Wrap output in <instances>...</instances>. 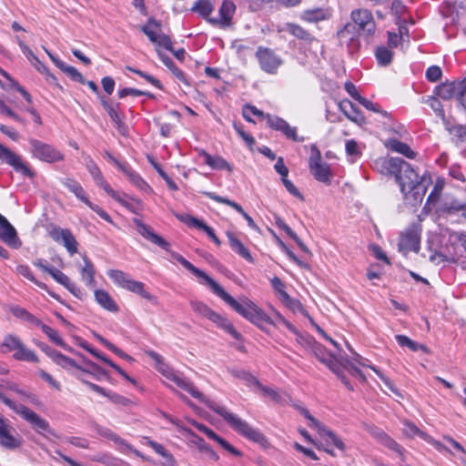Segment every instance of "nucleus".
<instances>
[{
  "mask_svg": "<svg viewBox=\"0 0 466 466\" xmlns=\"http://www.w3.org/2000/svg\"><path fill=\"white\" fill-rule=\"evenodd\" d=\"M99 100L102 106L107 112L111 120L114 122L118 133L122 136H126L128 129L123 121V117L118 113L119 103H116L115 105L110 104L104 96H99Z\"/></svg>",
  "mask_w": 466,
  "mask_h": 466,
  "instance_id": "obj_20",
  "label": "nucleus"
},
{
  "mask_svg": "<svg viewBox=\"0 0 466 466\" xmlns=\"http://www.w3.org/2000/svg\"><path fill=\"white\" fill-rule=\"evenodd\" d=\"M268 126L280 132L288 139H291L295 142H303L304 137H299L297 134V127H290L289 124L283 118L277 116H267Z\"/></svg>",
  "mask_w": 466,
  "mask_h": 466,
  "instance_id": "obj_15",
  "label": "nucleus"
},
{
  "mask_svg": "<svg viewBox=\"0 0 466 466\" xmlns=\"http://www.w3.org/2000/svg\"><path fill=\"white\" fill-rule=\"evenodd\" d=\"M229 246L233 251L238 253L240 257L245 258L247 261L253 263L254 258L251 256L249 250L242 244V242L235 236L232 232H227Z\"/></svg>",
  "mask_w": 466,
  "mask_h": 466,
  "instance_id": "obj_29",
  "label": "nucleus"
},
{
  "mask_svg": "<svg viewBox=\"0 0 466 466\" xmlns=\"http://www.w3.org/2000/svg\"><path fill=\"white\" fill-rule=\"evenodd\" d=\"M86 168L92 176L96 186L103 180H105L102 172L100 171L99 167L93 159H88V161L86 162Z\"/></svg>",
  "mask_w": 466,
  "mask_h": 466,
  "instance_id": "obj_49",
  "label": "nucleus"
},
{
  "mask_svg": "<svg viewBox=\"0 0 466 466\" xmlns=\"http://www.w3.org/2000/svg\"><path fill=\"white\" fill-rule=\"evenodd\" d=\"M198 156L202 157L205 164L209 166L215 170H228V172L233 171V167L226 159L220 156H211L206 150L202 148H196Z\"/></svg>",
  "mask_w": 466,
  "mask_h": 466,
  "instance_id": "obj_24",
  "label": "nucleus"
},
{
  "mask_svg": "<svg viewBox=\"0 0 466 466\" xmlns=\"http://www.w3.org/2000/svg\"><path fill=\"white\" fill-rule=\"evenodd\" d=\"M203 194L205 196H207L208 198L213 199V200H215L218 203L225 204V205H228V206L231 207L237 212H238L240 215L245 213V210L242 208V207L239 204H238L237 202L233 201V200H230V199H228L227 198H223L221 196H218V195H217V194H215L213 192L205 191V192H203Z\"/></svg>",
  "mask_w": 466,
  "mask_h": 466,
  "instance_id": "obj_42",
  "label": "nucleus"
},
{
  "mask_svg": "<svg viewBox=\"0 0 466 466\" xmlns=\"http://www.w3.org/2000/svg\"><path fill=\"white\" fill-rule=\"evenodd\" d=\"M399 251L403 255L409 252H418L420 250V236L414 228H409L404 231L400 238L398 244Z\"/></svg>",
  "mask_w": 466,
  "mask_h": 466,
  "instance_id": "obj_18",
  "label": "nucleus"
},
{
  "mask_svg": "<svg viewBox=\"0 0 466 466\" xmlns=\"http://www.w3.org/2000/svg\"><path fill=\"white\" fill-rule=\"evenodd\" d=\"M321 363L325 364L336 375H339V361L318 341L309 350Z\"/></svg>",
  "mask_w": 466,
  "mask_h": 466,
  "instance_id": "obj_17",
  "label": "nucleus"
},
{
  "mask_svg": "<svg viewBox=\"0 0 466 466\" xmlns=\"http://www.w3.org/2000/svg\"><path fill=\"white\" fill-rule=\"evenodd\" d=\"M60 70L64 72L68 77H70L71 80L80 83L82 85L86 84V78L76 67L65 64Z\"/></svg>",
  "mask_w": 466,
  "mask_h": 466,
  "instance_id": "obj_47",
  "label": "nucleus"
},
{
  "mask_svg": "<svg viewBox=\"0 0 466 466\" xmlns=\"http://www.w3.org/2000/svg\"><path fill=\"white\" fill-rule=\"evenodd\" d=\"M0 445L7 450H15L22 445V440L7 420L0 416Z\"/></svg>",
  "mask_w": 466,
  "mask_h": 466,
  "instance_id": "obj_13",
  "label": "nucleus"
},
{
  "mask_svg": "<svg viewBox=\"0 0 466 466\" xmlns=\"http://www.w3.org/2000/svg\"><path fill=\"white\" fill-rule=\"evenodd\" d=\"M191 309L198 313V315L208 319L211 316L213 309L209 308L207 304L201 301H191L190 302Z\"/></svg>",
  "mask_w": 466,
  "mask_h": 466,
  "instance_id": "obj_51",
  "label": "nucleus"
},
{
  "mask_svg": "<svg viewBox=\"0 0 466 466\" xmlns=\"http://www.w3.org/2000/svg\"><path fill=\"white\" fill-rule=\"evenodd\" d=\"M359 103L370 111L380 113L382 116H387V112L383 111L378 104H374L363 96L359 100Z\"/></svg>",
  "mask_w": 466,
  "mask_h": 466,
  "instance_id": "obj_62",
  "label": "nucleus"
},
{
  "mask_svg": "<svg viewBox=\"0 0 466 466\" xmlns=\"http://www.w3.org/2000/svg\"><path fill=\"white\" fill-rule=\"evenodd\" d=\"M90 459L93 461L100 462L107 466H115L116 459L108 453H99L91 456Z\"/></svg>",
  "mask_w": 466,
  "mask_h": 466,
  "instance_id": "obj_59",
  "label": "nucleus"
},
{
  "mask_svg": "<svg viewBox=\"0 0 466 466\" xmlns=\"http://www.w3.org/2000/svg\"><path fill=\"white\" fill-rule=\"evenodd\" d=\"M395 339L400 347H407L411 351L416 352L421 350L425 353L429 352V350L425 345L418 343L405 335H396Z\"/></svg>",
  "mask_w": 466,
  "mask_h": 466,
  "instance_id": "obj_35",
  "label": "nucleus"
},
{
  "mask_svg": "<svg viewBox=\"0 0 466 466\" xmlns=\"http://www.w3.org/2000/svg\"><path fill=\"white\" fill-rule=\"evenodd\" d=\"M167 380L173 381L178 388L188 392L193 398L205 403L209 409L221 416L227 423L240 435L256 442H262L264 441V435L259 431L254 429L235 413L228 411L226 407L206 398L204 394L181 373L175 370Z\"/></svg>",
  "mask_w": 466,
  "mask_h": 466,
  "instance_id": "obj_1",
  "label": "nucleus"
},
{
  "mask_svg": "<svg viewBox=\"0 0 466 466\" xmlns=\"http://www.w3.org/2000/svg\"><path fill=\"white\" fill-rule=\"evenodd\" d=\"M0 239L13 248H18L21 245L15 228L2 214H0Z\"/></svg>",
  "mask_w": 466,
  "mask_h": 466,
  "instance_id": "obj_22",
  "label": "nucleus"
},
{
  "mask_svg": "<svg viewBox=\"0 0 466 466\" xmlns=\"http://www.w3.org/2000/svg\"><path fill=\"white\" fill-rule=\"evenodd\" d=\"M127 69L138 75L139 76L145 78L148 83L152 84L153 86H157V88H159V89L162 88V85H161L160 81L158 79L155 78L153 76L148 75L141 70L133 68L131 66H127Z\"/></svg>",
  "mask_w": 466,
  "mask_h": 466,
  "instance_id": "obj_55",
  "label": "nucleus"
},
{
  "mask_svg": "<svg viewBox=\"0 0 466 466\" xmlns=\"http://www.w3.org/2000/svg\"><path fill=\"white\" fill-rule=\"evenodd\" d=\"M310 157L309 158V167L314 178L319 182L329 184L332 174L327 163L322 162L321 154L319 148L312 145L310 147Z\"/></svg>",
  "mask_w": 466,
  "mask_h": 466,
  "instance_id": "obj_10",
  "label": "nucleus"
},
{
  "mask_svg": "<svg viewBox=\"0 0 466 466\" xmlns=\"http://www.w3.org/2000/svg\"><path fill=\"white\" fill-rule=\"evenodd\" d=\"M95 299L96 301L105 309L116 312L118 311V306L113 298L108 294L107 291L104 289H96L95 290Z\"/></svg>",
  "mask_w": 466,
  "mask_h": 466,
  "instance_id": "obj_30",
  "label": "nucleus"
},
{
  "mask_svg": "<svg viewBox=\"0 0 466 466\" xmlns=\"http://www.w3.org/2000/svg\"><path fill=\"white\" fill-rule=\"evenodd\" d=\"M343 370H348L349 373L351 374L352 376L360 377L362 380H366V377L364 376L362 371L360 369H358L357 367H355L352 363H350L348 361L344 365L342 363H339V375H337V376L341 380V382L350 390H353L354 388L351 385V383L349 381V380L343 375Z\"/></svg>",
  "mask_w": 466,
  "mask_h": 466,
  "instance_id": "obj_32",
  "label": "nucleus"
},
{
  "mask_svg": "<svg viewBox=\"0 0 466 466\" xmlns=\"http://www.w3.org/2000/svg\"><path fill=\"white\" fill-rule=\"evenodd\" d=\"M451 135L456 138V142H466V127L463 126H454L450 128Z\"/></svg>",
  "mask_w": 466,
  "mask_h": 466,
  "instance_id": "obj_57",
  "label": "nucleus"
},
{
  "mask_svg": "<svg viewBox=\"0 0 466 466\" xmlns=\"http://www.w3.org/2000/svg\"><path fill=\"white\" fill-rule=\"evenodd\" d=\"M339 109L350 121L362 125L366 122L361 111L351 101L345 99L339 104Z\"/></svg>",
  "mask_w": 466,
  "mask_h": 466,
  "instance_id": "obj_27",
  "label": "nucleus"
},
{
  "mask_svg": "<svg viewBox=\"0 0 466 466\" xmlns=\"http://www.w3.org/2000/svg\"><path fill=\"white\" fill-rule=\"evenodd\" d=\"M118 97L124 98L127 96H147L148 97H153V95L149 92L142 91L139 89L132 88V87H124L118 90Z\"/></svg>",
  "mask_w": 466,
  "mask_h": 466,
  "instance_id": "obj_52",
  "label": "nucleus"
},
{
  "mask_svg": "<svg viewBox=\"0 0 466 466\" xmlns=\"http://www.w3.org/2000/svg\"><path fill=\"white\" fill-rule=\"evenodd\" d=\"M42 331L48 337V339L56 344L57 346H60L64 348L65 350H67L66 344L65 341L61 339V337L58 334V331L52 329L51 327L47 325L42 326Z\"/></svg>",
  "mask_w": 466,
  "mask_h": 466,
  "instance_id": "obj_45",
  "label": "nucleus"
},
{
  "mask_svg": "<svg viewBox=\"0 0 466 466\" xmlns=\"http://www.w3.org/2000/svg\"><path fill=\"white\" fill-rule=\"evenodd\" d=\"M156 170L159 174V176L166 181L168 188L172 191H176L178 189L177 185L174 182V180L168 177V175L157 164L154 165Z\"/></svg>",
  "mask_w": 466,
  "mask_h": 466,
  "instance_id": "obj_64",
  "label": "nucleus"
},
{
  "mask_svg": "<svg viewBox=\"0 0 466 466\" xmlns=\"http://www.w3.org/2000/svg\"><path fill=\"white\" fill-rule=\"evenodd\" d=\"M119 170H121L127 177L129 181L140 190L147 191L150 189L147 183L135 170H133L127 163L125 162L124 165H121Z\"/></svg>",
  "mask_w": 466,
  "mask_h": 466,
  "instance_id": "obj_28",
  "label": "nucleus"
},
{
  "mask_svg": "<svg viewBox=\"0 0 466 466\" xmlns=\"http://www.w3.org/2000/svg\"><path fill=\"white\" fill-rule=\"evenodd\" d=\"M295 335H296V341L308 350H310L311 348L317 342L313 337L305 336V335L301 334L300 332H299V330L297 331V334H295Z\"/></svg>",
  "mask_w": 466,
  "mask_h": 466,
  "instance_id": "obj_54",
  "label": "nucleus"
},
{
  "mask_svg": "<svg viewBox=\"0 0 466 466\" xmlns=\"http://www.w3.org/2000/svg\"><path fill=\"white\" fill-rule=\"evenodd\" d=\"M283 30L289 32L296 38L306 43H310L314 40V36L309 31L294 23H287Z\"/></svg>",
  "mask_w": 466,
  "mask_h": 466,
  "instance_id": "obj_33",
  "label": "nucleus"
},
{
  "mask_svg": "<svg viewBox=\"0 0 466 466\" xmlns=\"http://www.w3.org/2000/svg\"><path fill=\"white\" fill-rule=\"evenodd\" d=\"M271 286L274 289V290L278 293L279 299L282 301L285 298L288 299V293L285 289V285L281 281V279L278 277H274L270 280Z\"/></svg>",
  "mask_w": 466,
  "mask_h": 466,
  "instance_id": "obj_53",
  "label": "nucleus"
},
{
  "mask_svg": "<svg viewBox=\"0 0 466 466\" xmlns=\"http://www.w3.org/2000/svg\"><path fill=\"white\" fill-rule=\"evenodd\" d=\"M235 12V4L230 0H224L218 9V17L209 19V24L219 28L228 27L232 24Z\"/></svg>",
  "mask_w": 466,
  "mask_h": 466,
  "instance_id": "obj_16",
  "label": "nucleus"
},
{
  "mask_svg": "<svg viewBox=\"0 0 466 466\" xmlns=\"http://www.w3.org/2000/svg\"><path fill=\"white\" fill-rule=\"evenodd\" d=\"M288 299H284L281 302L284 303L288 308H289L294 312H302L306 313V310L303 308V305L299 300L292 299L289 295L287 297Z\"/></svg>",
  "mask_w": 466,
  "mask_h": 466,
  "instance_id": "obj_56",
  "label": "nucleus"
},
{
  "mask_svg": "<svg viewBox=\"0 0 466 466\" xmlns=\"http://www.w3.org/2000/svg\"><path fill=\"white\" fill-rule=\"evenodd\" d=\"M313 429L318 431L319 435L321 438L320 442H323L325 446L333 445L339 451H345V450H346L345 443L340 440L339 437H338L336 435V433L334 431L329 430L328 427L323 425L321 422H319L318 426H315Z\"/></svg>",
  "mask_w": 466,
  "mask_h": 466,
  "instance_id": "obj_23",
  "label": "nucleus"
},
{
  "mask_svg": "<svg viewBox=\"0 0 466 466\" xmlns=\"http://www.w3.org/2000/svg\"><path fill=\"white\" fill-rule=\"evenodd\" d=\"M30 151L32 156L46 163H56L63 161L64 154L50 144H46L35 138L29 139Z\"/></svg>",
  "mask_w": 466,
  "mask_h": 466,
  "instance_id": "obj_8",
  "label": "nucleus"
},
{
  "mask_svg": "<svg viewBox=\"0 0 466 466\" xmlns=\"http://www.w3.org/2000/svg\"><path fill=\"white\" fill-rule=\"evenodd\" d=\"M147 355L157 363V370L165 377L168 378L175 371L171 369L167 364H166L163 360V358L157 352L150 350L147 352Z\"/></svg>",
  "mask_w": 466,
  "mask_h": 466,
  "instance_id": "obj_41",
  "label": "nucleus"
},
{
  "mask_svg": "<svg viewBox=\"0 0 466 466\" xmlns=\"http://www.w3.org/2000/svg\"><path fill=\"white\" fill-rule=\"evenodd\" d=\"M133 223L135 224L137 232L146 239L157 245L159 248L167 251L169 250L170 244L161 236L156 234L149 226L146 225L142 220L138 218H134Z\"/></svg>",
  "mask_w": 466,
  "mask_h": 466,
  "instance_id": "obj_19",
  "label": "nucleus"
},
{
  "mask_svg": "<svg viewBox=\"0 0 466 466\" xmlns=\"http://www.w3.org/2000/svg\"><path fill=\"white\" fill-rule=\"evenodd\" d=\"M389 145H390V148L392 151L400 153L408 158L412 159L416 156V153L410 147V146L408 144L401 142L398 139H391L390 141Z\"/></svg>",
  "mask_w": 466,
  "mask_h": 466,
  "instance_id": "obj_38",
  "label": "nucleus"
},
{
  "mask_svg": "<svg viewBox=\"0 0 466 466\" xmlns=\"http://www.w3.org/2000/svg\"><path fill=\"white\" fill-rule=\"evenodd\" d=\"M64 441L82 449H87L89 447V441L81 437H65Z\"/></svg>",
  "mask_w": 466,
  "mask_h": 466,
  "instance_id": "obj_61",
  "label": "nucleus"
},
{
  "mask_svg": "<svg viewBox=\"0 0 466 466\" xmlns=\"http://www.w3.org/2000/svg\"><path fill=\"white\" fill-rule=\"evenodd\" d=\"M352 24L348 23L339 33L341 41L353 43L356 39L355 29L358 26V33L370 35L375 32L376 25L372 14L368 9H357L351 12Z\"/></svg>",
  "mask_w": 466,
  "mask_h": 466,
  "instance_id": "obj_4",
  "label": "nucleus"
},
{
  "mask_svg": "<svg viewBox=\"0 0 466 466\" xmlns=\"http://www.w3.org/2000/svg\"><path fill=\"white\" fill-rule=\"evenodd\" d=\"M0 159L11 166L16 172L25 177H34V172L23 162L22 158L0 143Z\"/></svg>",
  "mask_w": 466,
  "mask_h": 466,
  "instance_id": "obj_14",
  "label": "nucleus"
},
{
  "mask_svg": "<svg viewBox=\"0 0 466 466\" xmlns=\"http://www.w3.org/2000/svg\"><path fill=\"white\" fill-rule=\"evenodd\" d=\"M377 437L382 445L402 455V448L386 433L380 431Z\"/></svg>",
  "mask_w": 466,
  "mask_h": 466,
  "instance_id": "obj_44",
  "label": "nucleus"
},
{
  "mask_svg": "<svg viewBox=\"0 0 466 466\" xmlns=\"http://www.w3.org/2000/svg\"><path fill=\"white\" fill-rule=\"evenodd\" d=\"M326 17L327 13L321 8L308 9L301 15V18L309 23H317L326 19Z\"/></svg>",
  "mask_w": 466,
  "mask_h": 466,
  "instance_id": "obj_39",
  "label": "nucleus"
},
{
  "mask_svg": "<svg viewBox=\"0 0 466 466\" xmlns=\"http://www.w3.org/2000/svg\"><path fill=\"white\" fill-rule=\"evenodd\" d=\"M61 183L70 192H72L77 199L85 203L93 211H95L101 218L105 219L109 223H113L111 217L99 206L93 204L86 196V193L83 187L75 178L65 177L62 178Z\"/></svg>",
  "mask_w": 466,
  "mask_h": 466,
  "instance_id": "obj_9",
  "label": "nucleus"
},
{
  "mask_svg": "<svg viewBox=\"0 0 466 466\" xmlns=\"http://www.w3.org/2000/svg\"><path fill=\"white\" fill-rule=\"evenodd\" d=\"M160 26L161 25L158 21L153 17H150L147 21V24L141 27V31L148 37L152 43L155 44L159 36V34H157V30L158 31Z\"/></svg>",
  "mask_w": 466,
  "mask_h": 466,
  "instance_id": "obj_37",
  "label": "nucleus"
},
{
  "mask_svg": "<svg viewBox=\"0 0 466 466\" xmlns=\"http://www.w3.org/2000/svg\"><path fill=\"white\" fill-rule=\"evenodd\" d=\"M461 87V81L444 82L435 87L434 94L444 100H449L454 96L459 97Z\"/></svg>",
  "mask_w": 466,
  "mask_h": 466,
  "instance_id": "obj_26",
  "label": "nucleus"
},
{
  "mask_svg": "<svg viewBox=\"0 0 466 466\" xmlns=\"http://www.w3.org/2000/svg\"><path fill=\"white\" fill-rule=\"evenodd\" d=\"M84 267L81 268V277L86 286L95 284V268L92 261L86 256L83 258Z\"/></svg>",
  "mask_w": 466,
  "mask_h": 466,
  "instance_id": "obj_36",
  "label": "nucleus"
},
{
  "mask_svg": "<svg viewBox=\"0 0 466 466\" xmlns=\"http://www.w3.org/2000/svg\"><path fill=\"white\" fill-rule=\"evenodd\" d=\"M16 272L18 274L22 275L23 277H25V279H29L30 281L34 282L39 288L46 289V285L45 283H42V282H40V281L35 279V278L34 277L33 272L31 271V269L29 268L28 266H26V265H18L16 267Z\"/></svg>",
  "mask_w": 466,
  "mask_h": 466,
  "instance_id": "obj_48",
  "label": "nucleus"
},
{
  "mask_svg": "<svg viewBox=\"0 0 466 466\" xmlns=\"http://www.w3.org/2000/svg\"><path fill=\"white\" fill-rule=\"evenodd\" d=\"M81 380L83 383H85L90 390H92L93 391L100 394V395H103L105 397H106L111 402L115 403V404H118V405H121V406H127L129 403H130V400L122 396V395H119L116 392H113V391H108L106 390V389L100 387L99 385H96L95 383H92V382H89L87 380H86L85 379L81 378Z\"/></svg>",
  "mask_w": 466,
  "mask_h": 466,
  "instance_id": "obj_25",
  "label": "nucleus"
},
{
  "mask_svg": "<svg viewBox=\"0 0 466 466\" xmlns=\"http://www.w3.org/2000/svg\"><path fill=\"white\" fill-rule=\"evenodd\" d=\"M0 351L2 354H9L13 352V358L19 361L38 362V357L35 353L28 349L21 340V339L13 333L4 336L0 344Z\"/></svg>",
  "mask_w": 466,
  "mask_h": 466,
  "instance_id": "obj_6",
  "label": "nucleus"
},
{
  "mask_svg": "<svg viewBox=\"0 0 466 466\" xmlns=\"http://www.w3.org/2000/svg\"><path fill=\"white\" fill-rule=\"evenodd\" d=\"M48 235L54 241L63 245L71 256L77 253L78 243L70 229L51 226L48 229Z\"/></svg>",
  "mask_w": 466,
  "mask_h": 466,
  "instance_id": "obj_12",
  "label": "nucleus"
},
{
  "mask_svg": "<svg viewBox=\"0 0 466 466\" xmlns=\"http://www.w3.org/2000/svg\"><path fill=\"white\" fill-rule=\"evenodd\" d=\"M171 257L179 262L184 268L189 270L192 274H194L200 281V283H206L208 285L212 292L219 297L223 301H225L232 309H234L238 314H243L247 316L250 312L247 311L245 305L238 304V300L235 299L232 296H230L225 289L212 278H210L206 272L195 267L191 262L187 260L180 254L171 251Z\"/></svg>",
  "mask_w": 466,
  "mask_h": 466,
  "instance_id": "obj_3",
  "label": "nucleus"
},
{
  "mask_svg": "<svg viewBox=\"0 0 466 466\" xmlns=\"http://www.w3.org/2000/svg\"><path fill=\"white\" fill-rule=\"evenodd\" d=\"M213 323H215L218 328L225 329L228 333H229L234 339H239L240 334L236 330L233 325L219 313L213 310L211 316L208 319Z\"/></svg>",
  "mask_w": 466,
  "mask_h": 466,
  "instance_id": "obj_31",
  "label": "nucleus"
},
{
  "mask_svg": "<svg viewBox=\"0 0 466 466\" xmlns=\"http://www.w3.org/2000/svg\"><path fill=\"white\" fill-rule=\"evenodd\" d=\"M387 173L395 177L404 198L410 204H420L427 191V179L420 177L413 167L400 157H390L384 161Z\"/></svg>",
  "mask_w": 466,
  "mask_h": 466,
  "instance_id": "obj_2",
  "label": "nucleus"
},
{
  "mask_svg": "<svg viewBox=\"0 0 466 466\" xmlns=\"http://www.w3.org/2000/svg\"><path fill=\"white\" fill-rule=\"evenodd\" d=\"M214 8L215 6L210 0H198L192 7V11L198 13L209 23V19L213 18L210 15Z\"/></svg>",
  "mask_w": 466,
  "mask_h": 466,
  "instance_id": "obj_34",
  "label": "nucleus"
},
{
  "mask_svg": "<svg viewBox=\"0 0 466 466\" xmlns=\"http://www.w3.org/2000/svg\"><path fill=\"white\" fill-rule=\"evenodd\" d=\"M127 196L125 195L124 197H121L120 196V199L119 200H116L119 204H121L123 207L127 208V209H129L130 211L134 212V213H137V207L141 205V202L137 199V198H130V200L131 201H128L125 198Z\"/></svg>",
  "mask_w": 466,
  "mask_h": 466,
  "instance_id": "obj_60",
  "label": "nucleus"
},
{
  "mask_svg": "<svg viewBox=\"0 0 466 466\" xmlns=\"http://www.w3.org/2000/svg\"><path fill=\"white\" fill-rule=\"evenodd\" d=\"M176 218L187 225L188 227L198 228L206 232V234L214 241L217 246H220L221 242L216 236L214 229L208 226L203 220H199L189 214H176Z\"/></svg>",
  "mask_w": 466,
  "mask_h": 466,
  "instance_id": "obj_21",
  "label": "nucleus"
},
{
  "mask_svg": "<svg viewBox=\"0 0 466 466\" xmlns=\"http://www.w3.org/2000/svg\"><path fill=\"white\" fill-rule=\"evenodd\" d=\"M442 71L438 66H431L426 70V78L430 82H437L441 78Z\"/></svg>",
  "mask_w": 466,
  "mask_h": 466,
  "instance_id": "obj_58",
  "label": "nucleus"
},
{
  "mask_svg": "<svg viewBox=\"0 0 466 466\" xmlns=\"http://www.w3.org/2000/svg\"><path fill=\"white\" fill-rule=\"evenodd\" d=\"M230 374L246 382L248 386L261 387L260 382L256 377L244 370H230Z\"/></svg>",
  "mask_w": 466,
  "mask_h": 466,
  "instance_id": "obj_40",
  "label": "nucleus"
},
{
  "mask_svg": "<svg viewBox=\"0 0 466 466\" xmlns=\"http://www.w3.org/2000/svg\"><path fill=\"white\" fill-rule=\"evenodd\" d=\"M96 431L99 436H101L108 441H113L115 444H117V445L125 444V441L121 437H119L116 432H114L113 431H111L108 428L97 425V426H96Z\"/></svg>",
  "mask_w": 466,
  "mask_h": 466,
  "instance_id": "obj_43",
  "label": "nucleus"
},
{
  "mask_svg": "<svg viewBox=\"0 0 466 466\" xmlns=\"http://www.w3.org/2000/svg\"><path fill=\"white\" fill-rule=\"evenodd\" d=\"M240 305H245V309L250 312L247 316L240 314L245 319H248L253 324L260 327L264 323L272 324L274 326L284 325L293 334H297L298 329L289 320H287L281 314L276 312L275 319H270L259 307L253 303L248 299H241L238 301Z\"/></svg>",
  "mask_w": 466,
  "mask_h": 466,
  "instance_id": "obj_5",
  "label": "nucleus"
},
{
  "mask_svg": "<svg viewBox=\"0 0 466 466\" xmlns=\"http://www.w3.org/2000/svg\"><path fill=\"white\" fill-rule=\"evenodd\" d=\"M346 153L351 162H355L361 156L358 143L354 139L346 142Z\"/></svg>",
  "mask_w": 466,
  "mask_h": 466,
  "instance_id": "obj_50",
  "label": "nucleus"
},
{
  "mask_svg": "<svg viewBox=\"0 0 466 466\" xmlns=\"http://www.w3.org/2000/svg\"><path fill=\"white\" fill-rule=\"evenodd\" d=\"M293 406L309 420L308 425L309 428L313 429L315 426H318L319 421L316 420L306 408L299 404H294Z\"/></svg>",
  "mask_w": 466,
  "mask_h": 466,
  "instance_id": "obj_63",
  "label": "nucleus"
},
{
  "mask_svg": "<svg viewBox=\"0 0 466 466\" xmlns=\"http://www.w3.org/2000/svg\"><path fill=\"white\" fill-rule=\"evenodd\" d=\"M106 274L116 286L136 293L153 304L157 303V298L145 289L143 282L131 279L128 274L118 269H109Z\"/></svg>",
  "mask_w": 466,
  "mask_h": 466,
  "instance_id": "obj_7",
  "label": "nucleus"
},
{
  "mask_svg": "<svg viewBox=\"0 0 466 466\" xmlns=\"http://www.w3.org/2000/svg\"><path fill=\"white\" fill-rule=\"evenodd\" d=\"M375 55L378 63L383 66H388L391 62L393 56L391 50L385 46L378 47Z\"/></svg>",
  "mask_w": 466,
  "mask_h": 466,
  "instance_id": "obj_46",
  "label": "nucleus"
},
{
  "mask_svg": "<svg viewBox=\"0 0 466 466\" xmlns=\"http://www.w3.org/2000/svg\"><path fill=\"white\" fill-rule=\"evenodd\" d=\"M256 57L260 68L271 75L276 74L282 64V59L272 49L264 46L258 47Z\"/></svg>",
  "mask_w": 466,
  "mask_h": 466,
  "instance_id": "obj_11",
  "label": "nucleus"
}]
</instances>
